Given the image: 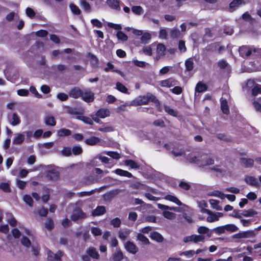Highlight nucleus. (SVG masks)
I'll list each match as a JSON object with an SVG mask.
<instances>
[{"label": "nucleus", "mask_w": 261, "mask_h": 261, "mask_svg": "<svg viewBox=\"0 0 261 261\" xmlns=\"http://www.w3.org/2000/svg\"><path fill=\"white\" fill-rule=\"evenodd\" d=\"M132 12L137 15H141L143 13V9L140 6H134L132 8Z\"/></svg>", "instance_id": "ea45409f"}, {"label": "nucleus", "mask_w": 261, "mask_h": 261, "mask_svg": "<svg viewBox=\"0 0 261 261\" xmlns=\"http://www.w3.org/2000/svg\"><path fill=\"white\" fill-rule=\"evenodd\" d=\"M121 190L117 189L110 191L105 194V197L106 199H111L115 196H117L120 192Z\"/></svg>", "instance_id": "a878e982"}, {"label": "nucleus", "mask_w": 261, "mask_h": 261, "mask_svg": "<svg viewBox=\"0 0 261 261\" xmlns=\"http://www.w3.org/2000/svg\"><path fill=\"white\" fill-rule=\"evenodd\" d=\"M81 96L83 99L87 102L93 101L94 100V93L88 90L83 92V95Z\"/></svg>", "instance_id": "9d476101"}, {"label": "nucleus", "mask_w": 261, "mask_h": 261, "mask_svg": "<svg viewBox=\"0 0 261 261\" xmlns=\"http://www.w3.org/2000/svg\"><path fill=\"white\" fill-rule=\"evenodd\" d=\"M224 228H225L226 231L231 232L237 231L239 229V228L233 224H226L224 225Z\"/></svg>", "instance_id": "a18cd8bd"}, {"label": "nucleus", "mask_w": 261, "mask_h": 261, "mask_svg": "<svg viewBox=\"0 0 261 261\" xmlns=\"http://www.w3.org/2000/svg\"><path fill=\"white\" fill-rule=\"evenodd\" d=\"M71 134V131L66 128H62L57 132L58 136L59 137L68 136L70 135Z\"/></svg>", "instance_id": "79ce46f5"}, {"label": "nucleus", "mask_w": 261, "mask_h": 261, "mask_svg": "<svg viewBox=\"0 0 261 261\" xmlns=\"http://www.w3.org/2000/svg\"><path fill=\"white\" fill-rule=\"evenodd\" d=\"M65 108L66 109L67 112L69 114L71 115H76V116L80 115L79 113L75 109H73L68 106L66 107Z\"/></svg>", "instance_id": "052dcab7"}, {"label": "nucleus", "mask_w": 261, "mask_h": 261, "mask_svg": "<svg viewBox=\"0 0 261 261\" xmlns=\"http://www.w3.org/2000/svg\"><path fill=\"white\" fill-rule=\"evenodd\" d=\"M87 217L86 213L79 208H76L73 211L71 218L73 221H76L79 219H84Z\"/></svg>", "instance_id": "423d86ee"}, {"label": "nucleus", "mask_w": 261, "mask_h": 261, "mask_svg": "<svg viewBox=\"0 0 261 261\" xmlns=\"http://www.w3.org/2000/svg\"><path fill=\"white\" fill-rule=\"evenodd\" d=\"M100 142V139L96 137H91L85 141V142L89 145H95Z\"/></svg>", "instance_id": "4be33fe9"}, {"label": "nucleus", "mask_w": 261, "mask_h": 261, "mask_svg": "<svg viewBox=\"0 0 261 261\" xmlns=\"http://www.w3.org/2000/svg\"><path fill=\"white\" fill-rule=\"evenodd\" d=\"M133 62L136 66L142 68H145L146 65L147 64V63L144 61H141L138 60H133Z\"/></svg>", "instance_id": "0e129e2a"}, {"label": "nucleus", "mask_w": 261, "mask_h": 261, "mask_svg": "<svg viewBox=\"0 0 261 261\" xmlns=\"http://www.w3.org/2000/svg\"><path fill=\"white\" fill-rule=\"evenodd\" d=\"M69 7L71 12L75 15H80L81 14V10L79 7L74 4H70Z\"/></svg>", "instance_id": "09e8293b"}, {"label": "nucleus", "mask_w": 261, "mask_h": 261, "mask_svg": "<svg viewBox=\"0 0 261 261\" xmlns=\"http://www.w3.org/2000/svg\"><path fill=\"white\" fill-rule=\"evenodd\" d=\"M165 50L166 47L164 44L160 43L157 45L156 51L159 56H162L164 55Z\"/></svg>", "instance_id": "58836bf2"}, {"label": "nucleus", "mask_w": 261, "mask_h": 261, "mask_svg": "<svg viewBox=\"0 0 261 261\" xmlns=\"http://www.w3.org/2000/svg\"><path fill=\"white\" fill-rule=\"evenodd\" d=\"M114 172L116 174L121 176H125V177H129V178H131L133 177V175L131 173H130L127 171L123 170L121 169H117Z\"/></svg>", "instance_id": "b1692460"}, {"label": "nucleus", "mask_w": 261, "mask_h": 261, "mask_svg": "<svg viewBox=\"0 0 261 261\" xmlns=\"http://www.w3.org/2000/svg\"><path fill=\"white\" fill-rule=\"evenodd\" d=\"M0 189L5 192L11 191L10 184L8 182H2L0 184Z\"/></svg>", "instance_id": "864d4df0"}, {"label": "nucleus", "mask_w": 261, "mask_h": 261, "mask_svg": "<svg viewBox=\"0 0 261 261\" xmlns=\"http://www.w3.org/2000/svg\"><path fill=\"white\" fill-rule=\"evenodd\" d=\"M173 80L172 79H168L167 80H163L160 82V85L162 87H171L174 85L173 84Z\"/></svg>", "instance_id": "c9c22d12"}, {"label": "nucleus", "mask_w": 261, "mask_h": 261, "mask_svg": "<svg viewBox=\"0 0 261 261\" xmlns=\"http://www.w3.org/2000/svg\"><path fill=\"white\" fill-rule=\"evenodd\" d=\"M124 164L126 166H129L132 169H137L139 168V166L138 164L134 161L132 160H127L125 161Z\"/></svg>", "instance_id": "e433bc0d"}, {"label": "nucleus", "mask_w": 261, "mask_h": 261, "mask_svg": "<svg viewBox=\"0 0 261 261\" xmlns=\"http://www.w3.org/2000/svg\"><path fill=\"white\" fill-rule=\"evenodd\" d=\"M86 252L90 256L93 258L98 259L99 258V254L96 249L94 248H89Z\"/></svg>", "instance_id": "c756f323"}, {"label": "nucleus", "mask_w": 261, "mask_h": 261, "mask_svg": "<svg viewBox=\"0 0 261 261\" xmlns=\"http://www.w3.org/2000/svg\"><path fill=\"white\" fill-rule=\"evenodd\" d=\"M116 36L119 40L122 41H125L128 39L127 35L122 31L118 32L116 34Z\"/></svg>", "instance_id": "5fc2aeb1"}, {"label": "nucleus", "mask_w": 261, "mask_h": 261, "mask_svg": "<svg viewBox=\"0 0 261 261\" xmlns=\"http://www.w3.org/2000/svg\"><path fill=\"white\" fill-rule=\"evenodd\" d=\"M106 212V207L104 206H98L92 211L93 216H98L104 214Z\"/></svg>", "instance_id": "a211bd4d"}, {"label": "nucleus", "mask_w": 261, "mask_h": 261, "mask_svg": "<svg viewBox=\"0 0 261 261\" xmlns=\"http://www.w3.org/2000/svg\"><path fill=\"white\" fill-rule=\"evenodd\" d=\"M257 214V212L253 209H249L247 210H244L242 212V216L246 217H253L254 216Z\"/></svg>", "instance_id": "72a5a7b5"}, {"label": "nucleus", "mask_w": 261, "mask_h": 261, "mask_svg": "<svg viewBox=\"0 0 261 261\" xmlns=\"http://www.w3.org/2000/svg\"><path fill=\"white\" fill-rule=\"evenodd\" d=\"M207 90V86L200 82H198L195 87V94L197 93H201Z\"/></svg>", "instance_id": "5701e85b"}, {"label": "nucleus", "mask_w": 261, "mask_h": 261, "mask_svg": "<svg viewBox=\"0 0 261 261\" xmlns=\"http://www.w3.org/2000/svg\"><path fill=\"white\" fill-rule=\"evenodd\" d=\"M229 216L240 219L242 217V211L239 210H234L232 213L229 214Z\"/></svg>", "instance_id": "3c124183"}, {"label": "nucleus", "mask_w": 261, "mask_h": 261, "mask_svg": "<svg viewBox=\"0 0 261 261\" xmlns=\"http://www.w3.org/2000/svg\"><path fill=\"white\" fill-rule=\"evenodd\" d=\"M149 101L154 103H159V100L153 94L148 93L146 95L140 96L136 98L134 101V105L135 106L146 105Z\"/></svg>", "instance_id": "f03ea898"}, {"label": "nucleus", "mask_w": 261, "mask_h": 261, "mask_svg": "<svg viewBox=\"0 0 261 261\" xmlns=\"http://www.w3.org/2000/svg\"><path fill=\"white\" fill-rule=\"evenodd\" d=\"M208 215L206 218V221L208 222H213L218 221L219 218L223 217L224 215L222 213L217 212L214 213L211 211V214H208Z\"/></svg>", "instance_id": "6e6552de"}, {"label": "nucleus", "mask_w": 261, "mask_h": 261, "mask_svg": "<svg viewBox=\"0 0 261 261\" xmlns=\"http://www.w3.org/2000/svg\"><path fill=\"white\" fill-rule=\"evenodd\" d=\"M48 259L50 261L59 260L61 256L63 255V253L61 251H59L56 254L50 251H48Z\"/></svg>", "instance_id": "1a4fd4ad"}, {"label": "nucleus", "mask_w": 261, "mask_h": 261, "mask_svg": "<svg viewBox=\"0 0 261 261\" xmlns=\"http://www.w3.org/2000/svg\"><path fill=\"white\" fill-rule=\"evenodd\" d=\"M69 95L71 97L77 98L83 95V91L80 88L74 87L70 90Z\"/></svg>", "instance_id": "9b49d317"}, {"label": "nucleus", "mask_w": 261, "mask_h": 261, "mask_svg": "<svg viewBox=\"0 0 261 261\" xmlns=\"http://www.w3.org/2000/svg\"><path fill=\"white\" fill-rule=\"evenodd\" d=\"M165 199L167 200L172 201L176 203L178 205L180 206L182 205V203L181 202V201L176 197L173 195H167L165 196Z\"/></svg>", "instance_id": "2f4dec72"}, {"label": "nucleus", "mask_w": 261, "mask_h": 261, "mask_svg": "<svg viewBox=\"0 0 261 261\" xmlns=\"http://www.w3.org/2000/svg\"><path fill=\"white\" fill-rule=\"evenodd\" d=\"M116 89L119 91L120 92H121L123 93H128V89L127 88L123 85L122 84H121L120 82H117L116 84Z\"/></svg>", "instance_id": "c03bdc74"}, {"label": "nucleus", "mask_w": 261, "mask_h": 261, "mask_svg": "<svg viewBox=\"0 0 261 261\" xmlns=\"http://www.w3.org/2000/svg\"><path fill=\"white\" fill-rule=\"evenodd\" d=\"M124 247L127 252L132 254H136L139 251L137 245L134 242L130 241H126L124 244Z\"/></svg>", "instance_id": "20e7f679"}, {"label": "nucleus", "mask_w": 261, "mask_h": 261, "mask_svg": "<svg viewBox=\"0 0 261 261\" xmlns=\"http://www.w3.org/2000/svg\"><path fill=\"white\" fill-rule=\"evenodd\" d=\"M221 109L223 113L225 114H228L229 112L227 102L226 99L222 98L221 99Z\"/></svg>", "instance_id": "cd10ccee"}, {"label": "nucleus", "mask_w": 261, "mask_h": 261, "mask_svg": "<svg viewBox=\"0 0 261 261\" xmlns=\"http://www.w3.org/2000/svg\"><path fill=\"white\" fill-rule=\"evenodd\" d=\"M110 112L108 109H101L96 114V116L101 118H104L110 116Z\"/></svg>", "instance_id": "aec40b11"}, {"label": "nucleus", "mask_w": 261, "mask_h": 261, "mask_svg": "<svg viewBox=\"0 0 261 261\" xmlns=\"http://www.w3.org/2000/svg\"><path fill=\"white\" fill-rule=\"evenodd\" d=\"M8 120L10 124L16 126L20 123L21 120L19 115L15 112L10 113L8 115Z\"/></svg>", "instance_id": "39448f33"}, {"label": "nucleus", "mask_w": 261, "mask_h": 261, "mask_svg": "<svg viewBox=\"0 0 261 261\" xmlns=\"http://www.w3.org/2000/svg\"><path fill=\"white\" fill-rule=\"evenodd\" d=\"M151 39V35L148 32L143 33L141 37V41L142 43H147Z\"/></svg>", "instance_id": "49530a36"}, {"label": "nucleus", "mask_w": 261, "mask_h": 261, "mask_svg": "<svg viewBox=\"0 0 261 261\" xmlns=\"http://www.w3.org/2000/svg\"><path fill=\"white\" fill-rule=\"evenodd\" d=\"M80 5L85 12L88 13L91 12V6L85 0H80Z\"/></svg>", "instance_id": "f704fd0d"}, {"label": "nucleus", "mask_w": 261, "mask_h": 261, "mask_svg": "<svg viewBox=\"0 0 261 261\" xmlns=\"http://www.w3.org/2000/svg\"><path fill=\"white\" fill-rule=\"evenodd\" d=\"M171 36L173 38H177L180 37V31L176 29H172L170 31Z\"/></svg>", "instance_id": "13d9d810"}, {"label": "nucleus", "mask_w": 261, "mask_h": 261, "mask_svg": "<svg viewBox=\"0 0 261 261\" xmlns=\"http://www.w3.org/2000/svg\"><path fill=\"white\" fill-rule=\"evenodd\" d=\"M123 258V253L119 250L116 251L113 254L112 256L110 257V259L112 261H121Z\"/></svg>", "instance_id": "4468645a"}, {"label": "nucleus", "mask_w": 261, "mask_h": 261, "mask_svg": "<svg viewBox=\"0 0 261 261\" xmlns=\"http://www.w3.org/2000/svg\"><path fill=\"white\" fill-rule=\"evenodd\" d=\"M103 153L111 156L114 159H119L120 158V154L116 152L105 151L103 152Z\"/></svg>", "instance_id": "6e6d98bb"}, {"label": "nucleus", "mask_w": 261, "mask_h": 261, "mask_svg": "<svg viewBox=\"0 0 261 261\" xmlns=\"http://www.w3.org/2000/svg\"><path fill=\"white\" fill-rule=\"evenodd\" d=\"M130 230L128 229H120L118 231V237L122 241H125L128 237Z\"/></svg>", "instance_id": "2eb2a0df"}, {"label": "nucleus", "mask_w": 261, "mask_h": 261, "mask_svg": "<svg viewBox=\"0 0 261 261\" xmlns=\"http://www.w3.org/2000/svg\"><path fill=\"white\" fill-rule=\"evenodd\" d=\"M45 226L46 229L51 230L54 227L53 221L50 219H48L45 223Z\"/></svg>", "instance_id": "338daca9"}, {"label": "nucleus", "mask_w": 261, "mask_h": 261, "mask_svg": "<svg viewBox=\"0 0 261 261\" xmlns=\"http://www.w3.org/2000/svg\"><path fill=\"white\" fill-rule=\"evenodd\" d=\"M244 180L247 184L251 186H258L259 185L257 179L254 176H247L245 177Z\"/></svg>", "instance_id": "dca6fc26"}, {"label": "nucleus", "mask_w": 261, "mask_h": 261, "mask_svg": "<svg viewBox=\"0 0 261 261\" xmlns=\"http://www.w3.org/2000/svg\"><path fill=\"white\" fill-rule=\"evenodd\" d=\"M241 164L244 167L250 168L253 167L254 165V160L251 159L241 158Z\"/></svg>", "instance_id": "ddd939ff"}, {"label": "nucleus", "mask_w": 261, "mask_h": 261, "mask_svg": "<svg viewBox=\"0 0 261 261\" xmlns=\"http://www.w3.org/2000/svg\"><path fill=\"white\" fill-rule=\"evenodd\" d=\"M186 71H192L194 68V61L192 58H190L185 61V63Z\"/></svg>", "instance_id": "393cba45"}, {"label": "nucleus", "mask_w": 261, "mask_h": 261, "mask_svg": "<svg viewBox=\"0 0 261 261\" xmlns=\"http://www.w3.org/2000/svg\"><path fill=\"white\" fill-rule=\"evenodd\" d=\"M205 237L201 235L193 234V242L195 243L204 242Z\"/></svg>", "instance_id": "de8ad7c7"}, {"label": "nucleus", "mask_w": 261, "mask_h": 261, "mask_svg": "<svg viewBox=\"0 0 261 261\" xmlns=\"http://www.w3.org/2000/svg\"><path fill=\"white\" fill-rule=\"evenodd\" d=\"M45 123L47 125L55 126L56 124L55 118L51 115H46L44 119Z\"/></svg>", "instance_id": "c85d7f7f"}, {"label": "nucleus", "mask_w": 261, "mask_h": 261, "mask_svg": "<svg viewBox=\"0 0 261 261\" xmlns=\"http://www.w3.org/2000/svg\"><path fill=\"white\" fill-rule=\"evenodd\" d=\"M111 224L114 227H119L121 224V221L119 218H116L111 221Z\"/></svg>", "instance_id": "bf43d9fd"}, {"label": "nucleus", "mask_w": 261, "mask_h": 261, "mask_svg": "<svg viewBox=\"0 0 261 261\" xmlns=\"http://www.w3.org/2000/svg\"><path fill=\"white\" fill-rule=\"evenodd\" d=\"M100 160L102 163H108L109 161V159L106 156H102L101 154L97 155L92 160V164L96 166V159Z\"/></svg>", "instance_id": "412c9836"}, {"label": "nucleus", "mask_w": 261, "mask_h": 261, "mask_svg": "<svg viewBox=\"0 0 261 261\" xmlns=\"http://www.w3.org/2000/svg\"><path fill=\"white\" fill-rule=\"evenodd\" d=\"M61 154L65 156H70L71 154V149L69 147H65L61 150Z\"/></svg>", "instance_id": "680f3d73"}, {"label": "nucleus", "mask_w": 261, "mask_h": 261, "mask_svg": "<svg viewBox=\"0 0 261 261\" xmlns=\"http://www.w3.org/2000/svg\"><path fill=\"white\" fill-rule=\"evenodd\" d=\"M164 110L171 116L176 117L177 115V112L168 106H165Z\"/></svg>", "instance_id": "8fccbe9b"}, {"label": "nucleus", "mask_w": 261, "mask_h": 261, "mask_svg": "<svg viewBox=\"0 0 261 261\" xmlns=\"http://www.w3.org/2000/svg\"><path fill=\"white\" fill-rule=\"evenodd\" d=\"M149 237L152 240H154L159 243H161L164 240L163 237L158 232L154 231L151 232Z\"/></svg>", "instance_id": "6ab92c4d"}, {"label": "nucleus", "mask_w": 261, "mask_h": 261, "mask_svg": "<svg viewBox=\"0 0 261 261\" xmlns=\"http://www.w3.org/2000/svg\"><path fill=\"white\" fill-rule=\"evenodd\" d=\"M23 200L24 201V202L27 204H28L30 206H32L33 201L32 197L30 195H24L23 196Z\"/></svg>", "instance_id": "774afa93"}, {"label": "nucleus", "mask_w": 261, "mask_h": 261, "mask_svg": "<svg viewBox=\"0 0 261 261\" xmlns=\"http://www.w3.org/2000/svg\"><path fill=\"white\" fill-rule=\"evenodd\" d=\"M73 153L75 155H79L83 152V149L80 146H74L72 148Z\"/></svg>", "instance_id": "4d7b16f0"}, {"label": "nucleus", "mask_w": 261, "mask_h": 261, "mask_svg": "<svg viewBox=\"0 0 261 261\" xmlns=\"http://www.w3.org/2000/svg\"><path fill=\"white\" fill-rule=\"evenodd\" d=\"M76 118L79 120H82V121H83L84 123H85L86 124L92 125L93 123V120L90 118L88 117H85V116H81V115H78L76 117Z\"/></svg>", "instance_id": "4c0bfd02"}, {"label": "nucleus", "mask_w": 261, "mask_h": 261, "mask_svg": "<svg viewBox=\"0 0 261 261\" xmlns=\"http://www.w3.org/2000/svg\"><path fill=\"white\" fill-rule=\"evenodd\" d=\"M163 215L165 218L168 219H173L175 218V214L168 211H164Z\"/></svg>", "instance_id": "603ef678"}, {"label": "nucleus", "mask_w": 261, "mask_h": 261, "mask_svg": "<svg viewBox=\"0 0 261 261\" xmlns=\"http://www.w3.org/2000/svg\"><path fill=\"white\" fill-rule=\"evenodd\" d=\"M255 237V233L253 230H247L235 234L233 238L237 239L249 238Z\"/></svg>", "instance_id": "0eeeda50"}, {"label": "nucleus", "mask_w": 261, "mask_h": 261, "mask_svg": "<svg viewBox=\"0 0 261 261\" xmlns=\"http://www.w3.org/2000/svg\"><path fill=\"white\" fill-rule=\"evenodd\" d=\"M21 244L27 247H29L31 246V241L29 239L27 238L26 237H23L21 240Z\"/></svg>", "instance_id": "e2e57ef3"}, {"label": "nucleus", "mask_w": 261, "mask_h": 261, "mask_svg": "<svg viewBox=\"0 0 261 261\" xmlns=\"http://www.w3.org/2000/svg\"><path fill=\"white\" fill-rule=\"evenodd\" d=\"M209 202L213 208L218 211H221L222 208L219 205V201L215 199H210Z\"/></svg>", "instance_id": "37998d69"}, {"label": "nucleus", "mask_w": 261, "mask_h": 261, "mask_svg": "<svg viewBox=\"0 0 261 261\" xmlns=\"http://www.w3.org/2000/svg\"><path fill=\"white\" fill-rule=\"evenodd\" d=\"M91 232L95 236H100L102 234V230L98 227H92Z\"/></svg>", "instance_id": "69168bd1"}, {"label": "nucleus", "mask_w": 261, "mask_h": 261, "mask_svg": "<svg viewBox=\"0 0 261 261\" xmlns=\"http://www.w3.org/2000/svg\"><path fill=\"white\" fill-rule=\"evenodd\" d=\"M24 135L22 134H17L13 140V143L15 144H20L24 140Z\"/></svg>", "instance_id": "7c9ffc66"}, {"label": "nucleus", "mask_w": 261, "mask_h": 261, "mask_svg": "<svg viewBox=\"0 0 261 261\" xmlns=\"http://www.w3.org/2000/svg\"><path fill=\"white\" fill-rule=\"evenodd\" d=\"M119 2V0H107L106 3L112 9L119 10L120 9Z\"/></svg>", "instance_id": "f3484780"}, {"label": "nucleus", "mask_w": 261, "mask_h": 261, "mask_svg": "<svg viewBox=\"0 0 261 261\" xmlns=\"http://www.w3.org/2000/svg\"><path fill=\"white\" fill-rule=\"evenodd\" d=\"M242 0H234L229 4V7L231 11H233L236 8L238 7L242 4Z\"/></svg>", "instance_id": "a19ab883"}, {"label": "nucleus", "mask_w": 261, "mask_h": 261, "mask_svg": "<svg viewBox=\"0 0 261 261\" xmlns=\"http://www.w3.org/2000/svg\"><path fill=\"white\" fill-rule=\"evenodd\" d=\"M187 159L190 163L197 164L199 166L211 165L214 163V160L205 153L197 156H189Z\"/></svg>", "instance_id": "f257e3e1"}, {"label": "nucleus", "mask_w": 261, "mask_h": 261, "mask_svg": "<svg viewBox=\"0 0 261 261\" xmlns=\"http://www.w3.org/2000/svg\"><path fill=\"white\" fill-rule=\"evenodd\" d=\"M137 240L141 242L142 244L144 245H149L150 244L148 239L141 233H138L137 236Z\"/></svg>", "instance_id": "473e14b6"}, {"label": "nucleus", "mask_w": 261, "mask_h": 261, "mask_svg": "<svg viewBox=\"0 0 261 261\" xmlns=\"http://www.w3.org/2000/svg\"><path fill=\"white\" fill-rule=\"evenodd\" d=\"M47 177L50 180H56L59 177V173L55 169L49 170L47 172Z\"/></svg>", "instance_id": "f8f14e48"}, {"label": "nucleus", "mask_w": 261, "mask_h": 261, "mask_svg": "<svg viewBox=\"0 0 261 261\" xmlns=\"http://www.w3.org/2000/svg\"><path fill=\"white\" fill-rule=\"evenodd\" d=\"M256 49L253 46H242L239 48V51L240 55L243 58L248 57L250 56L252 51L255 52Z\"/></svg>", "instance_id": "7ed1b4c3"}, {"label": "nucleus", "mask_w": 261, "mask_h": 261, "mask_svg": "<svg viewBox=\"0 0 261 261\" xmlns=\"http://www.w3.org/2000/svg\"><path fill=\"white\" fill-rule=\"evenodd\" d=\"M211 169L212 171L216 172L217 174H219L221 175H224L227 171L226 169L222 168L219 165H216L214 166L213 168H211Z\"/></svg>", "instance_id": "bb28decb"}]
</instances>
